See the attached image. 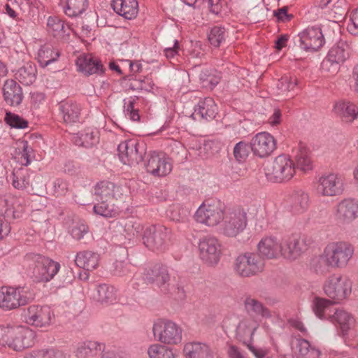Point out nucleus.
I'll return each mask as SVG.
<instances>
[{"label":"nucleus","mask_w":358,"mask_h":358,"mask_svg":"<svg viewBox=\"0 0 358 358\" xmlns=\"http://www.w3.org/2000/svg\"><path fill=\"white\" fill-rule=\"evenodd\" d=\"M34 331L27 326L0 327V347L21 351L34 344Z\"/></svg>","instance_id":"1"},{"label":"nucleus","mask_w":358,"mask_h":358,"mask_svg":"<svg viewBox=\"0 0 358 358\" xmlns=\"http://www.w3.org/2000/svg\"><path fill=\"white\" fill-rule=\"evenodd\" d=\"M143 279L148 285H155L164 294H173L177 290L179 298L185 296L182 288L171 285L168 268L162 264L157 263L146 267Z\"/></svg>","instance_id":"2"},{"label":"nucleus","mask_w":358,"mask_h":358,"mask_svg":"<svg viewBox=\"0 0 358 358\" xmlns=\"http://www.w3.org/2000/svg\"><path fill=\"white\" fill-rule=\"evenodd\" d=\"M267 180L272 182H289L296 173V165L290 157L282 154L268 162L264 167Z\"/></svg>","instance_id":"3"},{"label":"nucleus","mask_w":358,"mask_h":358,"mask_svg":"<svg viewBox=\"0 0 358 358\" xmlns=\"http://www.w3.org/2000/svg\"><path fill=\"white\" fill-rule=\"evenodd\" d=\"M23 203V200L17 197L0 198V239L10 233L8 222L22 216L24 212Z\"/></svg>","instance_id":"4"},{"label":"nucleus","mask_w":358,"mask_h":358,"mask_svg":"<svg viewBox=\"0 0 358 358\" xmlns=\"http://www.w3.org/2000/svg\"><path fill=\"white\" fill-rule=\"evenodd\" d=\"M152 333L155 340L164 345H178L182 341V328L170 320L159 319L155 321Z\"/></svg>","instance_id":"5"},{"label":"nucleus","mask_w":358,"mask_h":358,"mask_svg":"<svg viewBox=\"0 0 358 358\" xmlns=\"http://www.w3.org/2000/svg\"><path fill=\"white\" fill-rule=\"evenodd\" d=\"M265 263L257 253L245 252L239 255L234 260V270L243 278H250L263 272Z\"/></svg>","instance_id":"6"},{"label":"nucleus","mask_w":358,"mask_h":358,"mask_svg":"<svg viewBox=\"0 0 358 358\" xmlns=\"http://www.w3.org/2000/svg\"><path fill=\"white\" fill-rule=\"evenodd\" d=\"M334 268H345L355 253L354 245L348 241H338L327 243L324 248Z\"/></svg>","instance_id":"7"},{"label":"nucleus","mask_w":358,"mask_h":358,"mask_svg":"<svg viewBox=\"0 0 358 358\" xmlns=\"http://www.w3.org/2000/svg\"><path fill=\"white\" fill-rule=\"evenodd\" d=\"M26 258L32 262L33 278L38 282L50 280L60 268L58 262L39 254L30 253L27 255Z\"/></svg>","instance_id":"8"},{"label":"nucleus","mask_w":358,"mask_h":358,"mask_svg":"<svg viewBox=\"0 0 358 358\" xmlns=\"http://www.w3.org/2000/svg\"><path fill=\"white\" fill-rule=\"evenodd\" d=\"M352 286V283L348 277L341 274H333L324 281L323 290L334 303H338L351 294Z\"/></svg>","instance_id":"9"},{"label":"nucleus","mask_w":358,"mask_h":358,"mask_svg":"<svg viewBox=\"0 0 358 358\" xmlns=\"http://www.w3.org/2000/svg\"><path fill=\"white\" fill-rule=\"evenodd\" d=\"M314 243L311 236L293 234L282 241V256L289 260H295L308 251Z\"/></svg>","instance_id":"10"},{"label":"nucleus","mask_w":358,"mask_h":358,"mask_svg":"<svg viewBox=\"0 0 358 358\" xmlns=\"http://www.w3.org/2000/svg\"><path fill=\"white\" fill-rule=\"evenodd\" d=\"M248 223L247 213L238 208L224 214L220 225V233L227 237H236L243 231Z\"/></svg>","instance_id":"11"},{"label":"nucleus","mask_w":358,"mask_h":358,"mask_svg":"<svg viewBox=\"0 0 358 358\" xmlns=\"http://www.w3.org/2000/svg\"><path fill=\"white\" fill-rule=\"evenodd\" d=\"M171 236V230L162 225H150L143 234L144 245L153 251L162 250L166 248Z\"/></svg>","instance_id":"12"},{"label":"nucleus","mask_w":358,"mask_h":358,"mask_svg":"<svg viewBox=\"0 0 358 358\" xmlns=\"http://www.w3.org/2000/svg\"><path fill=\"white\" fill-rule=\"evenodd\" d=\"M118 157L126 165L135 166L142 162L145 153V146L134 140L121 142L117 147Z\"/></svg>","instance_id":"13"},{"label":"nucleus","mask_w":358,"mask_h":358,"mask_svg":"<svg viewBox=\"0 0 358 358\" xmlns=\"http://www.w3.org/2000/svg\"><path fill=\"white\" fill-rule=\"evenodd\" d=\"M224 214L220 203L203 202L196 211L194 217L196 222L209 227H214L222 221Z\"/></svg>","instance_id":"14"},{"label":"nucleus","mask_w":358,"mask_h":358,"mask_svg":"<svg viewBox=\"0 0 358 358\" xmlns=\"http://www.w3.org/2000/svg\"><path fill=\"white\" fill-rule=\"evenodd\" d=\"M221 247L219 240L214 236L202 238L199 243L200 259L208 266L216 265L220 259Z\"/></svg>","instance_id":"15"},{"label":"nucleus","mask_w":358,"mask_h":358,"mask_svg":"<svg viewBox=\"0 0 358 358\" xmlns=\"http://www.w3.org/2000/svg\"><path fill=\"white\" fill-rule=\"evenodd\" d=\"M24 317L29 325L46 328L50 326L54 315L48 306L32 305L28 307Z\"/></svg>","instance_id":"16"},{"label":"nucleus","mask_w":358,"mask_h":358,"mask_svg":"<svg viewBox=\"0 0 358 358\" xmlns=\"http://www.w3.org/2000/svg\"><path fill=\"white\" fill-rule=\"evenodd\" d=\"M334 217L341 224H350L358 217V201L348 198L339 201L334 207Z\"/></svg>","instance_id":"17"},{"label":"nucleus","mask_w":358,"mask_h":358,"mask_svg":"<svg viewBox=\"0 0 358 358\" xmlns=\"http://www.w3.org/2000/svg\"><path fill=\"white\" fill-rule=\"evenodd\" d=\"M250 148L255 156L265 158L276 149V141L269 133L259 132L251 139Z\"/></svg>","instance_id":"18"},{"label":"nucleus","mask_w":358,"mask_h":358,"mask_svg":"<svg viewBox=\"0 0 358 358\" xmlns=\"http://www.w3.org/2000/svg\"><path fill=\"white\" fill-rule=\"evenodd\" d=\"M299 46L306 51L318 50L324 43L321 27H309L301 32L298 36Z\"/></svg>","instance_id":"19"},{"label":"nucleus","mask_w":358,"mask_h":358,"mask_svg":"<svg viewBox=\"0 0 358 358\" xmlns=\"http://www.w3.org/2000/svg\"><path fill=\"white\" fill-rule=\"evenodd\" d=\"M29 303V299L19 289L3 286L0 289V308L14 310Z\"/></svg>","instance_id":"20"},{"label":"nucleus","mask_w":358,"mask_h":358,"mask_svg":"<svg viewBox=\"0 0 358 358\" xmlns=\"http://www.w3.org/2000/svg\"><path fill=\"white\" fill-rule=\"evenodd\" d=\"M317 190L324 196H339L344 191L343 180L336 173L323 175L318 180Z\"/></svg>","instance_id":"21"},{"label":"nucleus","mask_w":358,"mask_h":358,"mask_svg":"<svg viewBox=\"0 0 358 358\" xmlns=\"http://www.w3.org/2000/svg\"><path fill=\"white\" fill-rule=\"evenodd\" d=\"M145 166L148 173L155 176L162 177L168 175L172 169V166L166 159L163 153L155 151L148 154Z\"/></svg>","instance_id":"22"},{"label":"nucleus","mask_w":358,"mask_h":358,"mask_svg":"<svg viewBox=\"0 0 358 358\" xmlns=\"http://www.w3.org/2000/svg\"><path fill=\"white\" fill-rule=\"evenodd\" d=\"M3 99L6 104L16 107L22 102L24 95L21 86L14 80H6L2 87Z\"/></svg>","instance_id":"23"},{"label":"nucleus","mask_w":358,"mask_h":358,"mask_svg":"<svg viewBox=\"0 0 358 358\" xmlns=\"http://www.w3.org/2000/svg\"><path fill=\"white\" fill-rule=\"evenodd\" d=\"M282 242L280 243L274 236L263 238L257 245L259 255L268 259H276L282 255Z\"/></svg>","instance_id":"24"},{"label":"nucleus","mask_w":358,"mask_h":358,"mask_svg":"<svg viewBox=\"0 0 358 358\" xmlns=\"http://www.w3.org/2000/svg\"><path fill=\"white\" fill-rule=\"evenodd\" d=\"M309 268L312 272L322 276H325L334 268L324 248L320 255H315L310 259Z\"/></svg>","instance_id":"25"},{"label":"nucleus","mask_w":358,"mask_h":358,"mask_svg":"<svg viewBox=\"0 0 358 358\" xmlns=\"http://www.w3.org/2000/svg\"><path fill=\"white\" fill-rule=\"evenodd\" d=\"M111 6L118 15L128 20L135 18L138 13L137 0H113Z\"/></svg>","instance_id":"26"},{"label":"nucleus","mask_w":358,"mask_h":358,"mask_svg":"<svg viewBox=\"0 0 358 358\" xmlns=\"http://www.w3.org/2000/svg\"><path fill=\"white\" fill-rule=\"evenodd\" d=\"M243 305L248 315L255 320L256 322L263 317H271L268 309L256 299L247 296L244 300Z\"/></svg>","instance_id":"27"},{"label":"nucleus","mask_w":358,"mask_h":358,"mask_svg":"<svg viewBox=\"0 0 358 358\" xmlns=\"http://www.w3.org/2000/svg\"><path fill=\"white\" fill-rule=\"evenodd\" d=\"M292 348L298 358H320L321 352L309 341L299 338L292 341Z\"/></svg>","instance_id":"28"},{"label":"nucleus","mask_w":358,"mask_h":358,"mask_svg":"<svg viewBox=\"0 0 358 358\" xmlns=\"http://www.w3.org/2000/svg\"><path fill=\"white\" fill-rule=\"evenodd\" d=\"M217 107L214 100L210 97H206L200 101L192 113L193 118L200 117L206 120H213L217 114Z\"/></svg>","instance_id":"29"},{"label":"nucleus","mask_w":358,"mask_h":358,"mask_svg":"<svg viewBox=\"0 0 358 358\" xmlns=\"http://www.w3.org/2000/svg\"><path fill=\"white\" fill-rule=\"evenodd\" d=\"M116 227L117 231L128 240H131L138 235L143 229L141 223L134 217L120 220L117 222Z\"/></svg>","instance_id":"30"},{"label":"nucleus","mask_w":358,"mask_h":358,"mask_svg":"<svg viewBox=\"0 0 358 358\" xmlns=\"http://www.w3.org/2000/svg\"><path fill=\"white\" fill-rule=\"evenodd\" d=\"M99 259V254L90 250H84L77 253L75 263L78 267L86 271H93L98 267Z\"/></svg>","instance_id":"31"},{"label":"nucleus","mask_w":358,"mask_h":358,"mask_svg":"<svg viewBox=\"0 0 358 358\" xmlns=\"http://www.w3.org/2000/svg\"><path fill=\"white\" fill-rule=\"evenodd\" d=\"M334 113L345 122H352L358 115L357 106L350 101H339L334 108Z\"/></svg>","instance_id":"32"},{"label":"nucleus","mask_w":358,"mask_h":358,"mask_svg":"<svg viewBox=\"0 0 358 358\" xmlns=\"http://www.w3.org/2000/svg\"><path fill=\"white\" fill-rule=\"evenodd\" d=\"M76 64L79 71L87 76L94 73L101 74L103 72V66L99 61L94 59L91 55L80 56L76 60Z\"/></svg>","instance_id":"33"},{"label":"nucleus","mask_w":358,"mask_h":358,"mask_svg":"<svg viewBox=\"0 0 358 358\" xmlns=\"http://www.w3.org/2000/svg\"><path fill=\"white\" fill-rule=\"evenodd\" d=\"M103 349L104 344L94 341H87L78 345L75 353L77 358H87L103 352Z\"/></svg>","instance_id":"34"},{"label":"nucleus","mask_w":358,"mask_h":358,"mask_svg":"<svg viewBox=\"0 0 358 358\" xmlns=\"http://www.w3.org/2000/svg\"><path fill=\"white\" fill-rule=\"evenodd\" d=\"M187 358H213L209 346L202 343H189L184 347Z\"/></svg>","instance_id":"35"},{"label":"nucleus","mask_w":358,"mask_h":358,"mask_svg":"<svg viewBox=\"0 0 358 358\" xmlns=\"http://www.w3.org/2000/svg\"><path fill=\"white\" fill-rule=\"evenodd\" d=\"M59 110L66 123H74L78 121L80 114V106L71 101H62L59 103Z\"/></svg>","instance_id":"36"},{"label":"nucleus","mask_w":358,"mask_h":358,"mask_svg":"<svg viewBox=\"0 0 358 358\" xmlns=\"http://www.w3.org/2000/svg\"><path fill=\"white\" fill-rule=\"evenodd\" d=\"M294 159L296 162L295 165L301 170L307 171L312 169L310 152L306 144L303 143H299Z\"/></svg>","instance_id":"37"},{"label":"nucleus","mask_w":358,"mask_h":358,"mask_svg":"<svg viewBox=\"0 0 358 358\" xmlns=\"http://www.w3.org/2000/svg\"><path fill=\"white\" fill-rule=\"evenodd\" d=\"M333 302L327 299L315 297L313 301L312 309L315 315L320 319H329L331 317Z\"/></svg>","instance_id":"38"},{"label":"nucleus","mask_w":358,"mask_h":358,"mask_svg":"<svg viewBox=\"0 0 358 358\" xmlns=\"http://www.w3.org/2000/svg\"><path fill=\"white\" fill-rule=\"evenodd\" d=\"M120 192V187L109 181H101L95 186L94 194L99 199L97 200H113Z\"/></svg>","instance_id":"39"},{"label":"nucleus","mask_w":358,"mask_h":358,"mask_svg":"<svg viewBox=\"0 0 358 358\" xmlns=\"http://www.w3.org/2000/svg\"><path fill=\"white\" fill-rule=\"evenodd\" d=\"M330 320L339 326L343 335L346 334L355 324L353 317L343 310H336L334 311Z\"/></svg>","instance_id":"40"},{"label":"nucleus","mask_w":358,"mask_h":358,"mask_svg":"<svg viewBox=\"0 0 358 358\" xmlns=\"http://www.w3.org/2000/svg\"><path fill=\"white\" fill-rule=\"evenodd\" d=\"M60 6L66 15L76 17L86 10L88 3L87 0H60Z\"/></svg>","instance_id":"41"},{"label":"nucleus","mask_w":358,"mask_h":358,"mask_svg":"<svg viewBox=\"0 0 358 358\" xmlns=\"http://www.w3.org/2000/svg\"><path fill=\"white\" fill-rule=\"evenodd\" d=\"M36 73V68L35 65L27 63L15 71L14 77L22 84L29 85L35 81Z\"/></svg>","instance_id":"42"},{"label":"nucleus","mask_w":358,"mask_h":358,"mask_svg":"<svg viewBox=\"0 0 358 358\" xmlns=\"http://www.w3.org/2000/svg\"><path fill=\"white\" fill-rule=\"evenodd\" d=\"M298 85V79L295 76L285 75L278 82L275 93L278 96L288 97L289 92L294 91Z\"/></svg>","instance_id":"43"},{"label":"nucleus","mask_w":358,"mask_h":358,"mask_svg":"<svg viewBox=\"0 0 358 358\" xmlns=\"http://www.w3.org/2000/svg\"><path fill=\"white\" fill-rule=\"evenodd\" d=\"M59 56L58 50H55L50 44H45L38 52V61L42 67H45L56 61Z\"/></svg>","instance_id":"44"},{"label":"nucleus","mask_w":358,"mask_h":358,"mask_svg":"<svg viewBox=\"0 0 358 358\" xmlns=\"http://www.w3.org/2000/svg\"><path fill=\"white\" fill-rule=\"evenodd\" d=\"M349 46L344 42H339L331 48L327 57L341 64L349 57Z\"/></svg>","instance_id":"45"},{"label":"nucleus","mask_w":358,"mask_h":358,"mask_svg":"<svg viewBox=\"0 0 358 358\" xmlns=\"http://www.w3.org/2000/svg\"><path fill=\"white\" fill-rule=\"evenodd\" d=\"M12 178V185L15 188L24 189L31 185V176L27 169L15 170Z\"/></svg>","instance_id":"46"},{"label":"nucleus","mask_w":358,"mask_h":358,"mask_svg":"<svg viewBox=\"0 0 358 358\" xmlns=\"http://www.w3.org/2000/svg\"><path fill=\"white\" fill-rule=\"evenodd\" d=\"M148 355L150 358H176L172 349L159 343L150 345Z\"/></svg>","instance_id":"47"},{"label":"nucleus","mask_w":358,"mask_h":358,"mask_svg":"<svg viewBox=\"0 0 358 358\" xmlns=\"http://www.w3.org/2000/svg\"><path fill=\"white\" fill-rule=\"evenodd\" d=\"M309 206V196L302 190L295 192L292 196V208L296 213L305 212Z\"/></svg>","instance_id":"48"},{"label":"nucleus","mask_w":358,"mask_h":358,"mask_svg":"<svg viewBox=\"0 0 358 358\" xmlns=\"http://www.w3.org/2000/svg\"><path fill=\"white\" fill-rule=\"evenodd\" d=\"M48 31L54 37L63 38L65 34L64 22L57 16H50L47 22Z\"/></svg>","instance_id":"49"},{"label":"nucleus","mask_w":358,"mask_h":358,"mask_svg":"<svg viewBox=\"0 0 358 358\" xmlns=\"http://www.w3.org/2000/svg\"><path fill=\"white\" fill-rule=\"evenodd\" d=\"M94 298L101 303H111L115 299L113 288L106 284L100 285L96 287Z\"/></svg>","instance_id":"50"},{"label":"nucleus","mask_w":358,"mask_h":358,"mask_svg":"<svg viewBox=\"0 0 358 358\" xmlns=\"http://www.w3.org/2000/svg\"><path fill=\"white\" fill-rule=\"evenodd\" d=\"M113 200H101L100 202L94 205V211L96 214L103 217H111L115 214V209Z\"/></svg>","instance_id":"51"},{"label":"nucleus","mask_w":358,"mask_h":358,"mask_svg":"<svg viewBox=\"0 0 358 358\" xmlns=\"http://www.w3.org/2000/svg\"><path fill=\"white\" fill-rule=\"evenodd\" d=\"M208 38L211 45L218 48L225 41V29L218 26L213 27L208 34Z\"/></svg>","instance_id":"52"},{"label":"nucleus","mask_w":358,"mask_h":358,"mask_svg":"<svg viewBox=\"0 0 358 358\" xmlns=\"http://www.w3.org/2000/svg\"><path fill=\"white\" fill-rule=\"evenodd\" d=\"M74 143L78 146L90 148L96 143V136L92 131L89 129L85 133H80L73 138Z\"/></svg>","instance_id":"53"},{"label":"nucleus","mask_w":358,"mask_h":358,"mask_svg":"<svg viewBox=\"0 0 358 358\" xmlns=\"http://www.w3.org/2000/svg\"><path fill=\"white\" fill-rule=\"evenodd\" d=\"M190 215V210L188 208L176 206L170 212V218L175 222H185L187 221Z\"/></svg>","instance_id":"54"},{"label":"nucleus","mask_w":358,"mask_h":358,"mask_svg":"<svg viewBox=\"0 0 358 358\" xmlns=\"http://www.w3.org/2000/svg\"><path fill=\"white\" fill-rule=\"evenodd\" d=\"M4 120L11 127L16 129H25L28 127V122L26 120L11 112L6 113Z\"/></svg>","instance_id":"55"},{"label":"nucleus","mask_w":358,"mask_h":358,"mask_svg":"<svg viewBox=\"0 0 358 358\" xmlns=\"http://www.w3.org/2000/svg\"><path fill=\"white\" fill-rule=\"evenodd\" d=\"M250 146L243 141L238 143L234 148V155L238 162H243L248 157Z\"/></svg>","instance_id":"56"},{"label":"nucleus","mask_w":358,"mask_h":358,"mask_svg":"<svg viewBox=\"0 0 358 358\" xmlns=\"http://www.w3.org/2000/svg\"><path fill=\"white\" fill-rule=\"evenodd\" d=\"M340 66L341 64L339 63L327 56L322 62V70L324 73L333 76L339 71Z\"/></svg>","instance_id":"57"},{"label":"nucleus","mask_w":358,"mask_h":358,"mask_svg":"<svg viewBox=\"0 0 358 358\" xmlns=\"http://www.w3.org/2000/svg\"><path fill=\"white\" fill-rule=\"evenodd\" d=\"M69 191V183L66 180L57 178L53 182V194L55 196H62L66 195Z\"/></svg>","instance_id":"58"},{"label":"nucleus","mask_w":358,"mask_h":358,"mask_svg":"<svg viewBox=\"0 0 358 358\" xmlns=\"http://www.w3.org/2000/svg\"><path fill=\"white\" fill-rule=\"evenodd\" d=\"M88 232V227L83 222L74 223L70 229L72 237L75 239H81Z\"/></svg>","instance_id":"59"},{"label":"nucleus","mask_w":358,"mask_h":358,"mask_svg":"<svg viewBox=\"0 0 358 358\" xmlns=\"http://www.w3.org/2000/svg\"><path fill=\"white\" fill-rule=\"evenodd\" d=\"M33 149L29 146L27 141L22 142V151L19 154V160L24 166H27L31 163V156Z\"/></svg>","instance_id":"60"},{"label":"nucleus","mask_w":358,"mask_h":358,"mask_svg":"<svg viewBox=\"0 0 358 358\" xmlns=\"http://www.w3.org/2000/svg\"><path fill=\"white\" fill-rule=\"evenodd\" d=\"M347 29L351 34L358 35V8L351 12Z\"/></svg>","instance_id":"61"},{"label":"nucleus","mask_w":358,"mask_h":358,"mask_svg":"<svg viewBox=\"0 0 358 358\" xmlns=\"http://www.w3.org/2000/svg\"><path fill=\"white\" fill-rule=\"evenodd\" d=\"M44 358H67L66 354L55 348H43Z\"/></svg>","instance_id":"62"},{"label":"nucleus","mask_w":358,"mask_h":358,"mask_svg":"<svg viewBox=\"0 0 358 358\" xmlns=\"http://www.w3.org/2000/svg\"><path fill=\"white\" fill-rule=\"evenodd\" d=\"M131 266L124 262H116L115 263L114 275L117 276H126L130 273Z\"/></svg>","instance_id":"63"},{"label":"nucleus","mask_w":358,"mask_h":358,"mask_svg":"<svg viewBox=\"0 0 358 358\" xmlns=\"http://www.w3.org/2000/svg\"><path fill=\"white\" fill-rule=\"evenodd\" d=\"M227 354L229 358H246L238 347L232 345L229 347Z\"/></svg>","instance_id":"64"}]
</instances>
